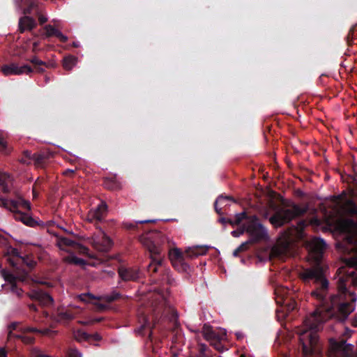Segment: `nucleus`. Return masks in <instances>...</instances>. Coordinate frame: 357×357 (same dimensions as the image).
I'll list each match as a JSON object with an SVG mask.
<instances>
[{
	"label": "nucleus",
	"instance_id": "1",
	"mask_svg": "<svg viewBox=\"0 0 357 357\" xmlns=\"http://www.w3.org/2000/svg\"><path fill=\"white\" fill-rule=\"evenodd\" d=\"M335 229L344 235V251L354 253V255L345 259V266L339 268L336 273V280L339 296L331 297L330 304L326 303V296L328 292V282L324 274V269L319 264L326 249L324 241L318 238H312L305 242L310 261L316 264L312 268L304 269L301 273V278L307 282L312 280L316 284V289L311 293L312 297L317 300V308L304 321L302 328L297 333L303 345L304 357L319 355L321 352L317 333L320 330L321 324L333 316L339 320L344 321L355 309V301L357 296L352 292H347V285L350 282L357 287V265L351 264L350 260L357 257L355 251H348L349 243L347 232Z\"/></svg>",
	"mask_w": 357,
	"mask_h": 357
},
{
	"label": "nucleus",
	"instance_id": "2",
	"mask_svg": "<svg viewBox=\"0 0 357 357\" xmlns=\"http://www.w3.org/2000/svg\"><path fill=\"white\" fill-rule=\"evenodd\" d=\"M140 241L151 254V261L148 266V271L151 274L162 273V280L172 284L174 280L171 276L170 271L164 266V260L160 256L161 246L169 243L168 237L162 232L155 231L142 235Z\"/></svg>",
	"mask_w": 357,
	"mask_h": 357
},
{
	"label": "nucleus",
	"instance_id": "3",
	"mask_svg": "<svg viewBox=\"0 0 357 357\" xmlns=\"http://www.w3.org/2000/svg\"><path fill=\"white\" fill-rule=\"evenodd\" d=\"M206 246H194L188 248L185 252L178 248L171 249L169 252V258L172 266L179 272H188L190 266L185 262L187 259H193L199 255H205L208 251Z\"/></svg>",
	"mask_w": 357,
	"mask_h": 357
},
{
	"label": "nucleus",
	"instance_id": "4",
	"mask_svg": "<svg viewBox=\"0 0 357 357\" xmlns=\"http://www.w3.org/2000/svg\"><path fill=\"white\" fill-rule=\"evenodd\" d=\"M57 245L61 250L69 255L63 257V261L70 264H75L78 266H84L86 262L84 259H80L75 255V252L79 254L85 255L90 258H93V255H91L89 253V249L69 238H59L57 241Z\"/></svg>",
	"mask_w": 357,
	"mask_h": 357
},
{
	"label": "nucleus",
	"instance_id": "5",
	"mask_svg": "<svg viewBox=\"0 0 357 357\" xmlns=\"http://www.w3.org/2000/svg\"><path fill=\"white\" fill-rule=\"evenodd\" d=\"M306 211V208L301 207L298 205H293L290 208L278 210L270 218V222L274 226L280 227L289 222L294 218L303 215Z\"/></svg>",
	"mask_w": 357,
	"mask_h": 357
},
{
	"label": "nucleus",
	"instance_id": "6",
	"mask_svg": "<svg viewBox=\"0 0 357 357\" xmlns=\"http://www.w3.org/2000/svg\"><path fill=\"white\" fill-rule=\"evenodd\" d=\"M292 239L287 235L280 237L271 250L269 257L283 259L292 255Z\"/></svg>",
	"mask_w": 357,
	"mask_h": 357
},
{
	"label": "nucleus",
	"instance_id": "7",
	"mask_svg": "<svg viewBox=\"0 0 357 357\" xmlns=\"http://www.w3.org/2000/svg\"><path fill=\"white\" fill-rule=\"evenodd\" d=\"M245 231L250 236L249 240L252 241V243L264 240L267 238L266 229L259 222L255 215L248 218L245 224Z\"/></svg>",
	"mask_w": 357,
	"mask_h": 357
},
{
	"label": "nucleus",
	"instance_id": "8",
	"mask_svg": "<svg viewBox=\"0 0 357 357\" xmlns=\"http://www.w3.org/2000/svg\"><path fill=\"white\" fill-rule=\"evenodd\" d=\"M90 243L100 252H107L112 247L110 238L101 229L91 238Z\"/></svg>",
	"mask_w": 357,
	"mask_h": 357
},
{
	"label": "nucleus",
	"instance_id": "9",
	"mask_svg": "<svg viewBox=\"0 0 357 357\" xmlns=\"http://www.w3.org/2000/svg\"><path fill=\"white\" fill-rule=\"evenodd\" d=\"M1 275L4 280L8 282L10 291L15 294L17 297L20 298L22 296L23 291L21 288L17 287V282L18 281H24L26 277L24 275L15 276L13 273H10L4 269L1 271Z\"/></svg>",
	"mask_w": 357,
	"mask_h": 357
},
{
	"label": "nucleus",
	"instance_id": "10",
	"mask_svg": "<svg viewBox=\"0 0 357 357\" xmlns=\"http://www.w3.org/2000/svg\"><path fill=\"white\" fill-rule=\"evenodd\" d=\"M1 72L5 76L12 75H20L23 74H30L33 72V68L28 65L18 66L15 63L3 65L1 67Z\"/></svg>",
	"mask_w": 357,
	"mask_h": 357
},
{
	"label": "nucleus",
	"instance_id": "11",
	"mask_svg": "<svg viewBox=\"0 0 357 357\" xmlns=\"http://www.w3.org/2000/svg\"><path fill=\"white\" fill-rule=\"evenodd\" d=\"M107 206L105 202H101L96 208L90 210L86 217L88 222L97 223L102 221L107 215Z\"/></svg>",
	"mask_w": 357,
	"mask_h": 357
},
{
	"label": "nucleus",
	"instance_id": "12",
	"mask_svg": "<svg viewBox=\"0 0 357 357\" xmlns=\"http://www.w3.org/2000/svg\"><path fill=\"white\" fill-rule=\"evenodd\" d=\"M4 258L13 266L24 261V259L20 256L18 250L12 247L7 248Z\"/></svg>",
	"mask_w": 357,
	"mask_h": 357
},
{
	"label": "nucleus",
	"instance_id": "13",
	"mask_svg": "<svg viewBox=\"0 0 357 357\" xmlns=\"http://www.w3.org/2000/svg\"><path fill=\"white\" fill-rule=\"evenodd\" d=\"M29 296L33 300L38 301L42 305H48L52 303V298L41 290H33L29 294Z\"/></svg>",
	"mask_w": 357,
	"mask_h": 357
},
{
	"label": "nucleus",
	"instance_id": "14",
	"mask_svg": "<svg viewBox=\"0 0 357 357\" xmlns=\"http://www.w3.org/2000/svg\"><path fill=\"white\" fill-rule=\"evenodd\" d=\"M119 275L124 281L135 280L139 277V272L134 268L121 267L119 269Z\"/></svg>",
	"mask_w": 357,
	"mask_h": 357
},
{
	"label": "nucleus",
	"instance_id": "15",
	"mask_svg": "<svg viewBox=\"0 0 357 357\" xmlns=\"http://www.w3.org/2000/svg\"><path fill=\"white\" fill-rule=\"evenodd\" d=\"M10 204V210L13 212H17L21 209L26 211H29L31 209V204L29 202L22 199V197H18L17 199L11 200Z\"/></svg>",
	"mask_w": 357,
	"mask_h": 357
},
{
	"label": "nucleus",
	"instance_id": "16",
	"mask_svg": "<svg viewBox=\"0 0 357 357\" xmlns=\"http://www.w3.org/2000/svg\"><path fill=\"white\" fill-rule=\"evenodd\" d=\"M276 302L278 304L287 303V298L291 297V291L283 286H278L275 289Z\"/></svg>",
	"mask_w": 357,
	"mask_h": 357
},
{
	"label": "nucleus",
	"instance_id": "17",
	"mask_svg": "<svg viewBox=\"0 0 357 357\" xmlns=\"http://www.w3.org/2000/svg\"><path fill=\"white\" fill-rule=\"evenodd\" d=\"M36 26V20L29 16H24L19 20V29L21 33L25 31H30L34 29Z\"/></svg>",
	"mask_w": 357,
	"mask_h": 357
},
{
	"label": "nucleus",
	"instance_id": "18",
	"mask_svg": "<svg viewBox=\"0 0 357 357\" xmlns=\"http://www.w3.org/2000/svg\"><path fill=\"white\" fill-rule=\"evenodd\" d=\"M44 29L45 31L46 37L55 36L63 43H66L68 40V37L66 36L63 35L59 30L56 29L51 24L45 25L44 26Z\"/></svg>",
	"mask_w": 357,
	"mask_h": 357
},
{
	"label": "nucleus",
	"instance_id": "19",
	"mask_svg": "<svg viewBox=\"0 0 357 357\" xmlns=\"http://www.w3.org/2000/svg\"><path fill=\"white\" fill-rule=\"evenodd\" d=\"M347 355L343 344L335 343L332 344L328 351L330 357H346Z\"/></svg>",
	"mask_w": 357,
	"mask_h": 357
},
{
	"label": "nucleus",
	"instance_id": "20",
	"mask_svg": "<svg viewBox=\"0 0 357 357\" xmlns=\"http://www.w3.org/2000/svg\"><path fill=\"white\" fill-rule=\"evenodd\" d=\"M12 185V179L9 175L0 172V190L8 192Z\"/></svg>",
	"mask_w": 357,
	"mask_h": 357
},
{
	"label": "nucleus",
	"instance_id": "21",
	"mask_svg": "<svg viewBox=\"0 0 357 357\" xmlns=\"http://www.w3.org/2000/svg\"><path fill=\"white\" fill-rule=\"evenodd\" d=\"M17 327V324H12L10 326V330H15ZM12 337H17V338H19V339H21L22 341L24 343V344H31L32 342H33V340H34V338L33 337H31V336H29V335H20V334H13L11 331H9L8 333V339H10Z\"/></svg>",
	"mask_w": 357,
	"mask_h": 357
},
{
	"label": "nucleus",
	"instance_id": "22",
	"mask_svg": "<svg viewBox=\"0 0 357 357\" xmlns=\"http://www.w3.org/2000/svg\"><path fill=\"white\" fill-rule=\"evenodd\" d=\"M202 333L204 337L209 342L218 341L220 340V336L218 335L209 326L204 325L203 326Z\"/></svg>",
	"mask_w": 357,
	"mask_h": 357
},
{
	"label": "nucleus",
	"instance_id": "23",
	"mask_svg": "<svg viewBox=\"0 0 357 357\" xmlns=\"http://www.w3.org/2000/svg\"><path fill=\"white\" fill-rule=\"evenodd\" d=\"M77 58L68 56L63 59V66L66 70H70L77 63Z\"/></svg>",
	"mask_w": 357,
	"mask_h": 357
},
{
	"label": "nucleus",
	"instance_id": "24",
	"mask_svg": "<svg viewBox=\"0 0 357 357\" xmlns=\"http://www.w3.org/2000/svg\"><path fill=\"white\" fill-rule=\"evenodd\" d=\"M253 244L252 241L248 240L247 241L241 243L233 252L234 257H238L240 252H245L249 249L250 245Z\"/></svg>",
	"mask_w": 357,
	"mask_h": 357
},
{
	"label": "nucleus",
	"instance_id": "25",
	"mask_svg": "<svg viewBox=\"0 0 357 357\" xmlns=\"http://www.w3.org/2000/svg\"><path fill=\"white\" fill-rule=\"evenodd\" d=\"M25 331H34L41 333L43 335L53 337L56 334V331L50 330L48 328H45L44 330H37L34 328H26L24 329Z\"/></svg>",
	"mask_w": 357,
	"mask_h": 357
},
{
	"label": "nucleus",
	"instance_id": "26",
	"mask_svg": "<svg viewBox=\"0 0 357 357\" xmlns=\"http://www.w3.org/2000/svg\"><path fill=\"white\" fill-rule=\"evenodd\" d=\"M74 318V315L68 311H62L58 313L57 314V321H65L71 320Z\"/></svg>",
	"mask_w": 357,
	"mask_h": 357
},
{
	"label": "nucleus",
	"instance_id": "27",
	"mask_svg": "<svg viewBox=\"0 0 357 357\" xmlns=\"http://www.w3.org/2000/svg\"><path fill=\"white\" fill-rule=\"evenodd\" d=\"M249 218H247L246 213L245 212H242L240 213L236 214L234 219L230 220V223L232 225H239L243 220H248Z\"/></svg>",
	"mask_w": 357,
	"mask_h": 357
},
{
	"label": "nucleus",
	"instance_id": "28",
	"mask_svg": "<svg viewBox=\"0 0 357 357\" xmlns=\"http://www.w3.org/2000/svg\"><path fill=\"white\" fill-rule=\"evenodd\" d=\"M15 218L17 219L21 220L26 225L32 226L33 225V220L28 217L26 214L17 213L15 215Z\"/></svg>",
	"mask_w": 357,
	"mask_h": 357
},
{
	"label": "nucleus",
	"instance_id": "29",
	"mask_svg": "<svg viewBox=\"0 0 357 357\" xmlns=\"http://www.w3.org/2000/svg\"><path fill=\"white\" fill-rule=\"evenodd\" d=\"M10 151V148L8 146L6 141L3 137L0 136V152L3 154H8Z\"/></svg>",
	"mask_w": 357,
	"mask_h": 357
},
{
	"label": "nucleus",
	"instance_id": "30",
	"mask_svg": "<svg viewBox=\"0 0 357 357\" xmlns=\"http://www.w3.org/2000/svg\"><path fill=\"white\" fill-rule=\"evenodd\" d=\"M74 337L77 341H82L84 340H89L90 335L83 331H77L75 333Z\"/></svg>",
	"mask_w": 357,
	"mask_h": 357
},
{
	"label": "nucleus",
	"instance_id": "31",
	"mask_svg": "<svg viewBox=\"0 0 357 357\" xmlns=\"http://www.w3.org/2000/svg\"><path fill=\"white\" fill-rule=\"evenodd\" d=\"M105 188L111 190H116L119 188V185L112 179H107L104 182Z\"/></svg>",
	"mask_w": 357,
	"mask_h": 357
},
{
	"label": "nucleus",
	"instance_id": "32",
	"mask_svg": "<svg viewBox=\"0 0 357 357\" xmlns=\"http://www.w3.org/2000/svg\"><path fill=\"white\" fill-rule=\"evenodd\" d=\"M280 305L287 306L289 310H293L296 307V303L292 300L291 297L287 298V303H280Z\"/></svg>",
	"mask_w": 357,
	"mask_h": 357
},
{
	"label": "nucleus",
	"instance_id": "33",
	"mask_svg": "<svg viewBox=\"0 0 357 357\" xmlns=\"http://www.w3.org/2000/svg\"><path fill=\"white\" fill-rule=\"evenodd\" d=\"M31 355V357H52L51 356L43 354L40 350L36 348L32 349Z\"/></svg>",
	"mask_w": 357,
	"mask_h": 357
},
{
	"label": "nucleus",
	"instance_id": "34",
	"mask_svg": "<svg viewBox=\"0 0 357 357\" xmlns=\"http://www.w3.org/2000/svg\"><path fill=\"white\" fill-rule=\"evenodd\" d=\"M77 298L82 302H88L89 299L94 298V296L90 294H84L77 296Z\"/></svg>",
	"mask_w": 357,
	"mask_h": 357
},
{
	"label": "nucleus",
	"instance_id": "35",
	"mask_svg": "<svg viewBox=\"0 0 357 357\" xmlns=\"http://www.w3.org/2000/svg\"><path fill=\"white\" fill-rule=\"evenodd\" d=\"M227 199H228V197H222V196H220V197L217 199V200H216V202H215V208L216 211H217L218 213H220V210H221V208L218 209V204H223V202H224L225 200H227Z\"/></svg>",
	"mask_w": 357,
	"mask_h": 357
},
{
	"label": "nucleus",
	"instance_id": "36",
	"mask_svg": "<svg viewBox=\"0 0 357 357\" xmlns=\"http://www.w3.org/2000/svg\"><path fill=\"white\" fill-rule=\"evenodd\" d=\"M29 61L35 66H47V64L45 62L40 60L36 56H33L31 59H30Z\"/></svg>",
	"mask_w": 357,
	"mask_h": 357
},
{
	"label": "nucleus",
	"instance_id": "37",
	"mask_svg": "<svg viewBox=\"0 0 357 357\" xmlns=\"http://www.w3.org/2000/svg\"><path fill=\"white\" fill-rule=\"evenodd\" d=\"M69 357H82V354L75 348H70L68 351Z\"/></svg>",
	"mask_w": 357,
	"mask_h": 357
},
{
	"label": "nucleus",
	"instance_id": "38",
	"mask_svg": "<svg viewBox=\"0 0 357 357\" xmlns=\"http://www.w3.org/2000/svg\"><path fill=\"white\" fill-rule=\"evenodd\" d=\"M118 297H119V294H113L111 296H105L102 297V299L107 303H111L113 301L116 300Z\"/></svg>",
	"mask_w": 357,
	"mask_h": 357
},
{
	"label": "nucleus",
	"instance_id": "39",
	"mask_svg": "<svg viewBox=\"0 0 357 357\" xmlns=\"http://www.w3.org/2000/svg\"><path fill=\"white\" fill-rule=\"evenodd\" d=\"M38 18L39 23L40 24H43L47 21V17L41 13L38 14Z\"/></svg>",
	"mask_w": 357,
	"mask_h": 357
},
{
	"label": "nucleus",
	"instance_id": "40",
	"mask_svg": "<svg viewBox=\"0 0 357 357\" xmlns=\"http://www.w3.org/2000/svg\"><path fill=\"white\" fill-rule=\"evenodd\" d=\"M245 231V227L243 229H241V230H235V231H231V235L234 237H238L241 234H243Z\"/></svg>",
	"mask_w": 357,
	"mask_h": 357
},
{
	"label": "nucleus",
	"instance_id": "41",
	"mask_svg": "<svg viewBox=\"0 0 357 357\" xmlns=\"http://www.w3.org/2000/svg\"><path fill=\"white\" fill-rule=\"evenodd\" d=\"M24 153H25L26 157L28 158V159L33 158V160H37V161L39 160V157L38 155H31L30 152L26 151Z\"/></svg>",
	"mask_w": 357,
	"mask_h": 357
},
{
	"label": "nucleus",
	"instance_id": "42",
	"mask_svg": "<svg viewBox=\"0 0 357 357\" xmlns=\"http://www.w3.org/2000/svg\"><path fill=\"white\" fill-rule=\"evenodd\" d=\"M102 319H93V320H91L89 321H86V322H82V324L86 325V324H93L95 322H99L101 321Z\"/></svg>",
	"mask_w": 357,
	"mask_h": 357
},
{
	"label": "nucleus",
	"instance_id": "43",
	"mask_svg": "<svg viewBox=\"0 0 357 357\" xmlns=\"http://www.w3.org/2000/svg\"><path fill=\"white\" fill-rule=\"evenodd\" d=\"M0 357H6V351L3 347H0Z\"/></svg>",
	"mask_w": 357,
	"mask_h": 357
},
{
	"label": "nucleus",
	"instance_id": "44",
	"mask_svg": "<svg viewBox=\"0 0 357 357\" xmlns=\"http://www.w3.org/2000/svg\"><path fill=\"white\" fill-rule=\"evenodd\" d=\"M38 42H34L33 43V47H32V52H36L38 51Z\"/></svg>",
	"mask_w": 357,
	"mask_h": 357
},
{
	"label": "nucleus",
	"instance_id": "45",
	"mask_svg": "<svg viewBox=\"0 0 357 357\" xmlns=\"http://www.w3.org/2000/svg\"><path fill=\"white\" fill-rule=\"evenodd\" d=\"M43 66H36V70L38 73H43L44 72V68L42 67Z\"/></svg>",
	"mask_w": 357,
	"mask_h": 357
},
{
	"label": "nucleus",
	"instance_id": "46",
	"mask_svg": "<svg viewBox=\"0 0 357 357\" xmlns=\"http://www.w3.org/2000/svg\"><path fill=\"white\" fill-rule=\"evenodd\" d=\"M94 340L98 341L101 339V337L99 334L96 333L91 336Z\"/></svg>",
	"mask_w": 357,
	"mask_h": 357
},
{
	"label": "nucleus",
	"instance_id": "47",
	"mask_svg": "<svg viewBox=\"0 0 357 357\" xmlns=\"http://www.w3.org/2000/svg\"><path fill=\"white\" fill-rule=\"evenodd\" d=\"M236 336L238 340H240L244 337V335L241 332H237L236 333Z\"/></svg>",
	"mask_w": 357,
	"mask_h": 357
},
{
	"label": "nucleus",
	"instance_id": "48",
	"mask_svg": "<svg viewBox=\"0 0 357 357\" xmlns=\"http://www.w3.org/2000/svg\"><path fill=\"white\" fill-rule=\"evenodd\" d=\"M96 306H97V309L99 310H102L105 308V306L102 304H98V303H96Z\"/></svg>",
	"mask_w": 357,
	"mask_h": 357
},
{
	"label": "nucleus",
	"instance_id": "49",
	"mask_svg": "<svg viewBox=\"0 0 357 357\" xmlns=\"http://www.w3.org/2000/svg\"><path fill=\"white\" fill-rule=\"evenodd\" d=\"M74 172V170L68 169L63 172L64 175H68Z\"/></svg>",
	"mask_w": 357,
	"mask_h": 357
},
{
	"label": "nucleus",
	"instance_id": "50",
	"mask_svg": "<svg viewBox=\"0 0 357 357\" xmlns=\"http://www.w3.org/2000/svg\"><path fill=\"white\" fill-rule=\"evenodd\" d=\"M35 6V3H31L30 4V8L29 9H27L26 10H24V13H31V9Z\"/></svg>",
	"mask_w": 357,
	"mask_h": 357
},
{
	"label": "nucleus",
	"instance_id": "51",
	"mask_svg": "<svg viewBox=\"0 0 357 357\" xmlns=\"http://www.w3.org/2000/svg\"><path fill=\"white\" fill-rule=\"evenodd\" d=\"M146 324H147V323H146V322H145V324H143V325L142 326V327H141V328L137 331V332H138V333H141V332H142V330L143 328H144L145 327H146Z\"/></svg>",
	"mask_w": 357,
	"mask_h": 357
},
{
	"label": "nucleus",
	"instance_id": "52",
	"mask_svg": "<svg viewBox=\"0 0 357 357\" xmlns=\"http://www.w3.org/2000/svg\"><path fill=\"white\" fill-rule=\"evenodd\" d=\"M29 308L31 310H34V311H36L37 310L36 309V306L35 305H33V304L29 305Z\"/></svg>",
	"mask_w": 357,
	"mask_h": 357
},
{
	"label": "nucleus",
	"instance_id": "53",
	"mask_svg": "<svg viewBox=\"0 0 357 357\" xmlns=\"http://www.w3.org/2000/svg\"><path fill=\"white\" fill-rule=\"evenodd\" d=\"M125 225H126V227H128V228H132V227H135V225H134L133 224H132V223H130V224H129V225H128V224H126Z\"/></svg>",
	"mask_w": 357,
	"mask_h": 357
},
{
	"label": "nucleus",
	"instance_id": "54",
	"mask_svg": "<svg viewBox=\"0 0 357 357\" xmlns=\"http://www.w3.org/2000/svg\"><path fill=\"white\" fill-rule=\"evenodd\" d=\"M34 282L39 284H46V282H44L41 280H34Z\"/></svg>",
	"mask_w": 357,
	"mask_h": 357
},
{
	"label": "nucleus",
	"instance_id": "55",
	"mask_svg": "<svg viewBox=\"0 0 357 357\" xmlns=\"http://www.w3.org/2000/svg\"><path fill=\"white\" fill-rule=\"evenodd\" d=\"M151 222H155V220H144V221L139 222V223Z\"/></svg>",
	"mask_w": 357,
	"mask_h": 357
},
{
	"label": "nucleus",
	"instance_id": "56",
	"mask_svg": "<svg viewBox=\"0 0 357 357\" xmlns=\"http://www.w3.org/2000/svg\"><path fill=\"white\" fill-rule=\"evenodd\" d=\"M33 197H36V195L35 189H34V188L33 189Z\"/></svg>",
	"mask_w": 357,
	"mask_h": 357
},
{
	"label": "nucleus",
	"instance_id": "57",
	"mask_svg": "<svg viewBox=\"0 0 357 357\" xmlns=\"http://www.w3.org/2000/svg\"><path fill=\"white\" fill-rule=\"evenodd\" d=\"M22 161H23V162H27V163H29V161H27L26 160H24V159H23V160H22Z\"/></svg>",
	"mask_w": 357,
	"mask_h": 357
},
{
	"label": "nucleus",
	"instance_id": "58",
	"mask_svg": "<svg viewBox=\"0 0 357 357\" xmlns=\"http://www.w3.org/2000/svg\"><path fill=\"white\" fill-rule=\"evenodd\" d=\"M215 347L217 350H220V348L218 346H216L215 344Z\"/></svg>",
	"mask_w": 357,
	"mask_h": 357
},
{
	"label": "nucleus",
	"instance_id": "59",
	"mask_svg": "<svg viewBox=\"0 0 357 357\" xmlns=\"http://www.w3.org/2000/svg\"><path fill=\"white\" fill-rule=\"evenodd\" d=\"M73 46H74V47H77V45L75 43H73Z\"/></svg>",
	"mask_w": 357,
	"mask_h": 357
}]
</instances>
